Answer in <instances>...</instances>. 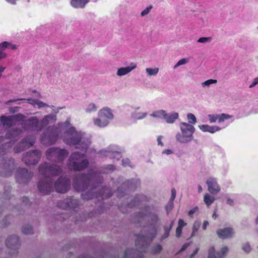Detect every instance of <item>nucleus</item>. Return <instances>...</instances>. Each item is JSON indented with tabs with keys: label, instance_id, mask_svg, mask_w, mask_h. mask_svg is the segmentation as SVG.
Listing matches in <instances>:
<instances>
[{
	"label": "nucleus",
	"instance_id": "603ef678",
	"mask_svg": "<svg viewBox=\"0 0 258 258\" xmlns=\"http://www.w3.org/2000/svg\"><path fill=\"white\" fill-rule=\"evenodd\" d=\"M162 154H166L167 155H169L173 154V151L171 149H165L162 151Z\"/></svg>",
	"mask_w": 258,
	"mask_h": 258
},
{
	"label": "nucleus",
	"instance_id": "6e6d98bb",
	"mask_svg": "<svg viewBox=\"0 0 258 258\" xmlns=\"http://www.w3.org/2000/svg\"><path fill=\"white\" fill-rule=\"evenodd\" d=\"M22 205L27 206L29 203V200L27 197H23L22 199Z\"/></svg>",
	"mask_w": 258,
	"mask_h": 258
},
{
	"label": "nucleus",
	"instance_id": "3c124183",
	"mask_svg": "<svg viewBox=\"0 0 258 258\" xmlns=\"http://www.w3.org/2000/svg\"><path fill=\"white\" fill-rule=\"evenodd\" d=\"M163 138V137L162 136H158L157 137V143H158V146H160L161 147H163L164 146V144L162 142V139Z\"/></svg>",
	"mask_w": 258,
	"mask_h": 258
},
{
	"label": "nucleus",
	"instance_id": "e2e57ef3",
	"mask_svg": "<svg viewBox=\"0 0 258 258\" xmlns=\"http://www.w3.org/2000/svg\"><path fill=\"white\" fill-rule=\"evenodd\" d=\"M189 245V243H185L184 245H183V246H182L180 251H184V250H185L187 247Z\"/></svg>",
	"mask_w": 258,
	"mask_h": 258
},
{
	"label": "nucleus",
	"instance_id": "6ab92c4d",
	"mask_svg": "<svg viewBox=\"0 0 258 258\" xmlns=\"http://www.w3.org/2000/svg\"><path fill=\"white\" fill-rule=\"evenodd\" d=\"M216 233L218 237L221 239H226L232 237L235 234V231L232 227H226L219 229Z\"/></svg>",
	"mask_w": 258,
	"mask_h": 258
},
{
	"label": "nucleus",
	"instance_id": "9b49d317",
	"mask_svg": "<svg viewBox=\"0 0 258 258\" xmlns=\"http://www.w3.org/2000/svg\"><path fill=\"white\" fill-rule=\"evenodd\" d=\"M20 126L24 130H30L33 131H39L41 130L40 122L38 118L35 117H31L28 119H25V116L23 121H20Z\"/></svg>",
	"mask_w": 258,
	"mask_h": 258
},
{
	"label": "nucleus",
	"instance_id": "13d9d810",
	"mask_svg": "<svg viewBox=\"0 0 258 258\" xmlns=\"http://www.w3.org/2000/svg\"><path fill=\"white\" fill-rule=\"evenodd\" d=\"M7 3L11 5H16L17 2L20 0H5Z\"/></svg>",
	"mask_w": 258,
	"mask_h": 258
},
{
	"label": "nucleus",
	"instance_id": "f257e3e1",
	"mask_svg": "<svg viewBox=\"0 0 258 258\" xmlns=\"http://www.w3.org/2000/svg\"><path fill=\"white\" fill-rule=\"evenodd\" d=\"M58 125L59 128L49 127L48 135L43 134L41 136V142L45 145L54 144L59 135L60 128L63 129L69 127L61 137L63 142L68 145L74 146L76 149H81L83 153H80L78 151L73 153L69 158L68 167L75 171H81L87 168L89 161L86 158L85 153L90 144V138L85 133L77 131L74 127H70L69 119L64 122L59 123Z\"/></svg>",
	"mask_w": 258,
	"mask_h": 258
},
{
	"label": "nucleus",
	"instance_id": "bf43d9fd",
	"mask_svg": "<svg viewBox=\"0 0 258 258\" xmlns=\"http://www.w3.org/2000/svg\"><path fill=\"white\" fill-rule=\"evenodd\" d=\"M176 197V191L174 189H172L171 190V196L170 201L173 202Z\"/></svg>",
	"mask_w": 258,
	"mask_h": 258
},
{
	"label": "nucleus",
	"instance_id": "72a5a7b5",
	"mask_svg": "<svg viewBox=\"0 0 258 258\" xmlns=\"http://www.w3.org/2000/svg\"><path fill=\"white\" fill-rule=\"evenodd\" d=\"M0 44L5 50H6V49L15 50L18 48L17 45L13 44L7 41L3 42L1 43Z\"/></svg>",
	"mask_w": 258,
	"mask_h": 258
},
{
	"label": "nucleus",
	"instance_id": "de8ad7c7",
	"mask_svg": "<svg viewBox=\"0 0 258 258\" xmlns=\"http://www.w3.org/2000/svg\"><path fill=\"white\" fill-rule=\"evenodd\" d=\"M173 208V202L169 201L166 206V210L167 214Z\"/></svg>",
	"mask_w": 258,
	"mask_h": 258
},
{
	"label": "nucleus",
	"instance_id": "1a4fd4ad",
	"mask_svg": "<svg viewBox=\"0 0 258 258\" xmlns=\"http://www.w3.org/2000/svg\"><path fill=\"white\" fill-rule=\"evenodd\" d=\"M14 169V160L12 158H3L0 161V175L3 176H10Z\"/></svg>",
	"mask_w": 258,
	"mask_h": 258
},
{
	"label": "nucleus",
	"instance_id": "ea45409f",
	"mask_svg": "<svg viewBox=\"0 0 258 258\" xmlns=\"http://www.w3.org/2000/svg\"><path fill=\"white\" fill-rule=\"evenodd\" d=\"M10 187H5V198H6V200H7V199H8V201H6L5 203V205H7L8 204H9V203H11V204L12 203V202H13V200L12 199V198L11 197H9V189Z\"/></svg>",
	"mask_w": 258,
	"mask_h": 258
},
{
	"label": "nucleus",
	"instance_id": "a18cd8bd",
	"mask_svg": "<svg viewBox=\"0 0 258 258\" xmlns=\"http://www.w3.org/2000/svg\"><path fill=\"white\" fill-rule=\"evenodd\" d=\"M211 40V37H201L197 40L198 42L202 43H206L208 42H210Z\"/></svg>",
	"mask_w": 258,
	"mask_h": 258
},
{
	"label": "nucleus",
	"instance_id": "c9c22d12",
	"mask_svg": "<svg viewBox=\"0 0 258 258\" xmlns=\"http://www.w3.org/2000/svg\"><path fill=\"white\" fill-rule=\"evenodd\" d=\"M97 107L93 103L89 104L85 108V111L88 113L95 112L97 111Z\"/></svg>",
	"mask_w": 258,
	"mask_h": 258
},
{
	"label": "nucleus",
	"instance_id": "cd10ccee",
	"mask_svg": "<svg viewBox=\"0 0 258 258\" xmlns=\"http://www.w3.org/2000/svg\"><path fill=\"white\" fill-rule=\"evenodd\" d=\"M140 182L139 179H134L130 180H128L123 183L124 186H127L128 190H132L135 189L140 185Z\"/></svg>",
	"mask_w": 258,
	"mask_h": 258
},
{
	"label": "nucleus",
	"instance_id": "a878e982",
	"mask_svg": "<svg viewBox=\"0 0 258 258\" xmlns=\"http://www.w3.org/2000/svg\"><path fill=\"white\" fill-rule=\"evenodd\" d=\"M89 2V0H71V6L75 9H83Z\"/></svg>",
	"mask_w": 258,
	"mask_h": 258
},
{
	"label": "nucleus",
	"instance_id": "ddd939ff",
	"mask_svg": "<svg viewBox=\"0 0 258 258\" xmlns=\"http://www.w3.org/2000/svg\"><path fill=\"white\" fill-rule=\"evenodd\" d=\"M54 187L58 192H66L70 189V181L68 178L61 176L55 182Z\"/></svg>",
	"mask_w": 258,
	"mask_h": 258
},
{
	"label": "nucleus",
	"instance_id": "69168bd1",
	"mask_svg": "<svg viewBox=\"0 0 258 258\" xmlns=\"http://www.w3.org/2000/svg\"><path fill=\"white\" fill-rule=\"evenodd\" d=\"M209 225V222L207 221H205L203 225V229L204 230L206 229L207 226Z\"/></svg>",
	"mask_w": 258,
	"mask_h": 258
},
{
	"label": "nucleus",
	"instance_id": "473e14b6",
	"mask_svg": "<svg viewBox=\"0 0 258 258\" xmlns=\"http://www.w3.org/2000/svg\"><path fill=\"white\" fill-rule=\"evenodd\" d=\"M159 71V69L158 68H147L145 70L147 76L149 77L156 76L158 73Z\"/></svg>",
	"mask_w": 258,
	"mask_h": 258
},
{
	"label": "nucleus",
	"instance_id": "0eeeda50",
	"mask_svg": "<svg viewBox=\"0 0 258 258\" xmlns=\"http://www.w3.org/2000/svg\"><path fill=\"white\" fill-rule=\"evenodd\" d=\"M180 132L175 135L176 141L180 144H187L192 141L196 128L194 125L187 122H181L179 124Z\"/></svg>",
	"mask_w": 258,
	"mask_h": 258
},
{
	"label": "nucleus",
	"instance_id": "7c9ffc66",
	"mask_svg": "<svg viewBox=\"0 0 258 258\" xmlns=\"http://www.w3.org/2000/svg\"><path fill=\"white\" fill-rule=\"evenodd\" d=\"M27 101L30 104L33 105L35 107L37 106L39 108L44 107L45 106H48L46 104L37 99H33L31 98H29L27 99Z\"/></svg>",
	"mask_w": 258,
	"mask_h": 258
},
{
	"label": "nucleus",
	"instance_id": "680f3d73",
	"mask_svg": "<svg viewBox=\"0 0 258 258\" xmlns=\"http://www.w3.org/2000/svg\"><path fill=\"white\" fill-rule=\"evenodd\" d=\"M122 190V187H118L117 190V196L119 198H121L124 197V195H123L122 193H121V191Z\"/></svg>",
	"mask_w": 258,
	"mask_h": 258
},
{
	"label": "nucleus",
	"instance_id": "f03ea898",
	"mask_svg": "<svg viewBox=\"0 0 258 258\" xmlns=\"http://www.w3.org/2000/svg\"><path fill=\"white\" fill-rule=\"evenodd\" d=\"M137 218L139 222L147 219L148 223L146 226H144V229L137 235L135 243L138 249H127L123 258H143V253L148 251L149 243L157 235L156 225L160 221L158 209L146 207L144 212L139 214Z\"/></svg>",
	"mask_w": 258,
	"mask_h": 258
},
{
	"label": "nucleus",
	"instance_id": "f704fd0d",
	"mask_svg": "<svg viewBox=\"0 0 258 258\" xmlns=\"http://www.w3.org/2000/svg\"><path fill=\"white\" fill-rule=\"evenodd\" d=\"M215 201L214 197L211 196L209 194H206L204 197V201L206 205L209 207Z\"/></svg>",
	"mask_w": 258,
	"mask_h": 258
},
{
	"label": "nucleus",
	"instance_id": "5701e85b",
	"mask_svg": "<svg viewBox=\"0 0 258 258\" xmlns=\"http://www.w3.org/2000/svg\"><path fill=\"white\" fill-rule=\"evenodd\" d=\"M200 130L203 132H208L211 134H214L219 131L221 128L217 125H210L208 124H202L198 125Z\"/></svg>",
	"mask_w": 258,
	"mask_h": 258
},
{
	"label": "nucleus",
	"instance_id": "c756f323",
	"mask_svg": "<svg viewBox=\"0 0 258 258\" xmlns=\"http://www.w3.org/2000/svg\"><path fill=\"white\" fill-rule=\"evenodd\" d=\"M173 225H174V220L172 221L169 225H165L164 226L163 228H164V233L161 236V237L160 238L161 240H163L169 236L170 231L171 230L172 228L173 227Z\"/></svg>",
	"mask_w": 258,
	"mask_h": 258
},
{
	"label": "nucleus",
	"instance_id": "0e129e2a",
	"mask_svg": "<svg viewBox=\"0 0 258 258\" xmlns=\"http://www.w3.org/2000/svg\"><path fill=\"white\" fill-rule=\"evenodd\" d=\"M199 250V248H197L195 249V250L194 251V252L191 254H190V255L189 258H193L195 256V255L197 254V253L198 252Z\"/></svg>",
	"mask_w": 258,
	"mask_h": 258
},
{
	"label": "nucleus",
	"instance_id": "423d86ee",
	"mask_svg": "<svg viewBox=\"0 0 258 258\" xmlns=\"http://www.w3.org/2000/svg\"><path fill=\"white\" fill-rule=\"evenodd\" d=\"M113 111L109 107H105L100 109L98 116L92 119L93 125L99 128H105L114 119Z\"/></svg>",
	"mask_w": 258,
	"mask_h": 258
},
{
	"label": "nucleus",
	"instance_id": "6e6552de",
	"mask_svg": "<svg viewBox=\"0 0 258 258\" xmlns=\"http://www.w3.org/2000/svg\"><path fill=\"white\" fill-rule=\"evenodd\" d=\"M68 151L64 149L51 147L46 151V157L48 160L55 163H62L68 156Z\"/></svg>",
	"mask_w": 258,
	"mask_h": 258
},
{
	"label": "nucleus",
	"instance_id": "f8f14e48",
	"mask_svg": "<svg viewBox=\"0 0 258 258\" xmlns=\"http://www.w3.org/2000/svg\"><path fill=\"white\" fill-rule=\"evenodd\" d=\"M41 156V153L39 150H32L24 155L23 161L27 165H35L38 162Z\"/></svg>",
	"mask_w": 258,
	"mask_h": 258
},
{
	"label": "nucleus",
	"instance_id": "09e8293b",
	"mask_svg": "<svg viewBox=\"0 0 258 258\" xmlns=\"http://www.w3.org/2000/svg\"><path fill=\"white\" fill-rule=\"evenodd\" d=\"M200 225V223L199 222H195L192 227V233L191 235L194 236L195 233L198 231Z\"/></svg>",
	"mask_w": 258,
	"mask_h": 258
},
{
	"label": "nucleus",
	"instance_id": "4c0bfd02",
	"mask_svg": "<svg viewBox=\"0 0 258 258\" xmlns=\"http://www.w3.org/2000/svg\"><path fill=\"white\" fill-rule=\"evenodd\" d=\"M234 195H227L226 196V204L230 206H234L235 205L234 201Z\"/></svg>",
	"mask_w": 258,
	"mask_h": 258
},
{
	"label": "nucleus",
	"instance_id": "dca6fc26",
	"mask_svg": "<svg viewBox=\"0 0 258 258\" xmlns=\"http://www.w3.org/2000/svg\"><path fill=\"white\" fill-rule=\"evenodd\" d=\"M6 244L10 250H13V252H10L11 254L17 253L19 246V239L16 235L10 236L7 239Z\"/></svg>",
	"mask_w": 258,
	"mask_h": 258
},
{
	"label": "nucleus",
	"instance_id": "412c9836",
	"mask_svg": "<svg viewBox=\"0 0 258 258\" xmlns=\"http://www.w3.org/2000/svg\"><path fill=\"white\" fill-rule=\"evenodd\" d=\"M228 248L225 246L221 248L220 251L216 252L214 247H211L209 250V258H224L225 254L227 253Z\"/></svg>",
	"mask_w": 258,
	"mask_h": 258
},
{
	"label": "nucleus",
	"instance_id": "774afa93",
	"mask_svg": "<svg viewBox=\"0 0 258 258\" xmlns=\"http://www.w3.org/2000/svg\"><path fill=\"white\" fill-rule=\"evenodd\" d=\"M203 190L202 187L201 185H198V192L201 193Z\"/></svg>",
	"mask_w": 258,
	"mask_h": 258
},
{
	"label": "nucleus",
	"instance_id": "2eb2a0df",
	"mask_svg": "<svg viewBox=\"0 0 258 258\" xmlns=\"http://www.w3.org/2000/svg\"><path fill=\"white\" fill-rule=\"evenodd\" d=\"M32 176V174L29 172L25 168L18 169L16 174L17 181L20 184L27 183Z\"/></svg>",
	"mask_w": 258,
	"mask_h": 258
},
{
	"label": "nucleus",
	"instance_id": "4be33fe9",
	"mask_svg": "<svg viewBox=\"0 0 258 258\" xmlns=\"http://www.w3.org/2000/svg\"><path fill=\"white\" fill-rule=\"evenodd\" d=\"M137 65L136 63L131 62L129 66L125 67L119 68L116 72V75L118 77H122L126 75L131 72L133 70L136 69Z\"/></svg>",
	"mask_w": 258,
	"mask_h": 258
},
{
	"label": "nucleus",
	"instance_id": "a211bd4d",
	"mask_svg": "<svg viewBox=\"0 0 258 258\" xmlns=\"http://www.w3.org/2000/svg\"><path fill=\"white\" fill-rule=\"evenodd\" d=\"M209 191L213 195L217 194L221 190L220 186L217 182V180L214 177H210L207 180Z\"/></svg>",
	"mask_w": 258,
	"mask_h": 258
},
{
	"label": "nucleus",
	"instance_id": "bb28decb",
	"mask_svg": "<svg viewBox=\"0 0 258 258\" xmlns=\"http://www.w3.org/2000/svg\"><path fill=\"white\" fill-rule=\"evenodd\" d=\"M179 114L177 112H173L171 113H167L166 112L164 120L167 123L172 124L175 122L176 120L178 118Z\"/></svg>",
	"mask_w": 258,
	"mask_h": 258
},
{
	"label": "nucleus",
	"instance_id": "5fc2aeb1",
	"mask_svg": "<svg viewBox=\"0 0 258 258\" xmlns=\"http://www.w3.org/2000/svg\"><path fill=\"white\" fill-rule=\"evenodd\" d=\"M198 211L197 207H195L188 212V216H192V215Z\"/></svg>",
	"mask_w": 258,
	"mask_h": 258
},
{
	"label": "nucleus",
	"instance_id": "393cba45",
	"mask_svg": "<svg viewBox=\"0 0 258 258\" xmlns=\"http://www.w3.org/2000/svg\"><path fill=\"white\" fill-rule=\"evenodd\" d=\"M146 197L142 195L137 196L134 198L133 201H132L130 203H128L125 205L126 208H133V207L137 206L139 204L146 199Z\"/></svg>",
	"mask_w": 258,
	"mask_h": 258
},
{
	"label": "nucleus",
	"instance_id": "aec40b11",
	"mask_svg": "<svg viewBox=\"0 0 258 258\" xmlns=\"http://www.w3.org/2000/svg\"><path fill=\"white\" fill-rule=\"evenodd\" d=\"M208 117L211 123H215L217 120L218 122L220 123L223 122L225 120L232 118L233 116L225 113H222L220 114H209Z\"/></svg>",
	"mask_w": 258,
	"mask_h": 258
},
{
	"label": "nucleus",
	"instance_id": "2f4dec72",
	"mask_svg": "<svg viewBox=\"0 0 258 258\" xmlns=\"http://www.w3.org/2000/svg\"><path fill=\"white\" fill-rule=\"evenodd\" d=\"M147 115V112L134 111L132 113L131 116L133 119L141 120L145 118Z\"/></svg>",
	"mask_w": 258,
	"mask_h": 258
},
{
	"label": "nucleus",
	"instance_id": "4d7b16f0",
	"mask_svg": "<svg viewBox=\"0 0 258 258\" xmlns=\"http://www.w3.org/2000/svg\"><path fill=\"white\" fill-rule=\"evenodd\" d=\"M186 225V223H185L182 219H180L179 220L178 223V227L183 228Z\"/></svg>",
	"mask_w": 258,
	"mask_h": 258
},
{
	"label": "nucleus",
	"instance_id": "f3484780",
	"mask_svg": "<svg viewBox=\"0 0 258 258\" xmlns=\"http://www.w3.org/2000/svg\"><path fill=\"white\" fill-rule=\"evenodd\" d=\"M79 204L78 200L74 199L73 197L61 201L57 204L58 207L64 209H73L77 208Z\"/></svg>",
	"mask_w": 258,
	"mask_h": 258
},
{
	"label": "nucleus",
	"instance_id": "4468645a",
	"mask_svg": "<svg viewBox=\"0 0 258 258\" xmlns=\"http://www.w3.org/2000/svg\"><path fill=\"white\" fill-rule=\"evenodd\" d=\"M36 138L33 136L25 138L14 149L15 153H19L32 146L35 142Z\"/></svg>",
	"mask_w": 258,
	"mask_h": 258
},
{
	"label": "nucleus",
	"instance_id": "58836bf2",
	"mask_svg": "<svg viewBox=\"0 0 258 258\" xmlns=\"http://www.w3.org/2000/svg\"><path fill=\"white\" fill-rule=\"evenodd\" d=\"M189 61V59L188 58H183L177 61V62L174 66L173 69H176L179 66L181 65L185 64L188 63Z\"/></svg>",
	"mask_w": 258,
	"mask_h": 258
},
{
	"label": "nucleus",
	"instance_id": "a19ab883",
	"mask_svg": "<svg viewBox=\"0 0 258 258\" xmlns=\"http://www.w3.org/2000/svg\"><path fill=\"white\" fill-rule=\"evenodd\" d=\"M162 247L160 244H157L151 248V253L152 254H157L161 252Z\"/></svg>",
	"mask_w": 258,
	"mask_h": 258
},
{
	"label": "nucleus",
	"instance_id": "9d476101",
	"mask_svg": "<svg viewBox=\"0 0 258 258\" xmlns=\"http://www.w3.org/2000/svg\"><path fill=\"white\" fill-rule=\"evenodd\" d=\"M121 150L116 145H110L107 149L99 152L101 157H109L110 158L119 160L121 158Z\"/></svg>",
	"mask_w": 258,
	"mask_h": 258
},
{
	"label": "nucleus",
	"instance_id": "c85d7f7f",
	"mask_svg": "<svg viewBox=\"0 0 258 258\" xmlns=\"http://www.w3.org/2000/svg\"><path fill=\"white\" fill-rule=\"evenodd\" d=\"M166 112L165 110L163 109L157 110L150 114V116L154 118L164 119L166 115Z\"/></svg>",
	"mask_w": 258,
	"mask_h": 258
},
{
	"label": "nucleus",
	"instance_id": "e433bc0d",
	"mask_svg": "<svg viewBox=\"0 0 258 258\" xmlns=\"http://www.w3.org/2000/svg\"><path fill=\"white\" fill-rule=\"evenodd\" d=\"M187 119L188 120L187 123H189V124H191L192 125L194 124H195L197 122V118L195 115L191 113H189L187 114Z\"/></svg>",
	"mask_w": 258,
	"mask_h": 258
},
{
	"label": "nucleus",
	"instance_id": "052dcab7",
	"mask_svg": "<svg viewBox=\"0 0 258 258\" xmlns=\"http://www.w3.org/2000/svg\"><path fill=\"white\" fill-rule=\"evenodd\" d=\"M258 84V77L255 78L252 83L250 85L249 88H251L254 87L255 85H256Z\"/></svg>",
	"mask_w": 258,
	"mask_h": 258
},
{
	"label": "nucleus",
	"instance_id": "338daca9",
	"mask_svg": "<svg viewBox=\"0 0 258 258\" xmlns=\"http://www.w3.org/2000/svg\"><path fill=\"white\" fill-rule=\"evenodd\" d=\"M25 100V99H11V100H9L8 102H7V103H11V102H16L17 101H20V100Z\"/></svg>",
	"mask_w": 258,
	"mask_h": 258
},
{
	"label": "nucleus",
	"instance_id": "20e7f679",
	"mask_svg": "<svg viewBox=\"0 0 258 258\" xmlns=\"http://www.w3.org/2000/svg\"><path fill=\"white\" fill-rule=\"evenodd\" d=\"M24 115L18 114L9 116H2L0 120L3 127L11 128L7 133L6 137H0V156L7 154L22 133L23 130L19 128H14L13 125L20 126V121H23Z\"/></svg>",
	"mask_w": 258,
	"mask_h": 258
},
{
	"label": "nucleus",
	"instance_id": "864d4df0",
	"mask_svg": "<svg viewBox=\"0 0 258 258\" xmlns=\"http://www.w3.org/2000/svg\"><path fill=\"white\" fill-rule=\"evenodd\" d=\"M182 228L179 227L177 226L176 229V236L177 237H179L180 236L181 233H182Z\"/></svg>",
	"mask_w": 258,
	"mask_h": 258
},
{
	"label": "nucleus",
	"instance_id": "c03bdc74",
	"mask_svg": "<svg viewBox=\"0 0 258 258\" xmlns=\"http://www.w3.org/2000/svg\"><path fill=\"white\" fill-rule=\"evenodd\" d=\"M242 248L243 251H244L246 253H249L250 252L251 249L249 244L247 242L243 243L242 244Z\"/></svg>",
	"mask_w": 258,
	"mask_h": 258
},
{
	"label": "nucleus",
	"instance_id": "b1692460",
	"mask_svg": "<svg viewBox=\"0 0 258 258\" xmlns=\"http://www.w3.org/2000/svg\"><path fill=\"white\" fill-rule=\"evenodd\" d=\"M56 120V116L53 114H48L44 116V117L40 121L41 129L45 127L47 125L53 123Z\"/></svg>",
	"mask_w": 258,
	"mask_h": 258
},
{
	"label": "nucleus",
	"instance_id": "7ed1b4c3",
	"mask_svg": "<svg viewBox=\"0 0 258 258\" xmlns=\"http://www.w3.org/2000/svg\"><path fill=\"white\" fill-rule=\"evenodd\" d=\"M115 169L113 165L109 164L102 167L101 169H91L87 175L76 176L73 180V186L76 190L83 191L81 196L84 200H88L99 197L102 199L108 198L112 195L110 188H102L98 193H96V191L99 185L103 181L101 174L109 173Z\"/></svg>",
	"mask_w": 258,
	"mask_h": 258
},
{
	"label": "nucleus",
	"instance_id": "8fccbe9b",
	"mask_svg": "<svg viewBox=\"0 0 258 258\" xmlns=\"http://www.w3.org/2000/svg\"><path fill=\"white\" fill-rule=\"evenodd\" d=\"M122 164L123 166L126 167V166H131V162L130 160L127 159H123L122 160Z\"/></svg>",
	"mask_w": 258,
	"mask_h": 258
},
{
	"label": "nucleus",
	"instance_id": "37998d69",
	"mask_svg": "<svg viewBox=\"0 0 258 258\" xmlns=\"http://www.w3.org/2000/svg\"><path fill=\"white\" fill-rule=\"evenodd\" d=\"M22 232L25 234H30L32 233V227L29 225H26L23 227Z\"/></svg>",
	"mask_w": 258,
	"mask_h": 258
},
{
	"label": "nucleus",
	"instance_id": "39448f33",
	"mask_svg": "<svg viewBox=\"0 0 258 258\" xmlns=\"http://www.w3.org/2000/svg\"><path fill=\"white\" fill-rule=\"evenodd\" d=\"M62 170V167L59 165H51L48 162L40 164L39 172L42 177L38 183L40 192L43 195L49 194L53 189V184L51 177L60 175Z\"/></svg>",
	"mask_w": 258,
	"mask_h": 258
},
{
	"label": "nucleus",
	"instance_id": "49530a36",
	"mask_svg": "<svg viewBox=\"0 0 258 258\" xmlns=\"http://www.w3.org/2000/svg\"><path fill=\"white\" fill-rule=\"evenodd\" d=\"M153 7L152 6H149V7H147L145 10H144L141 13V15L142 17H144L146 15H147L150 11L152 9Z\"/></svg>",
	"mask_w": 258,
	"mask_h": 258
},
{
	"label": "nucleus",
	"instance_id": "79ce46f5",
	"mask_svg": "<svg viewBox=\"0 0 258 258\" xmlns=\"http://www.w3.org/2000/svg\"><path fill=\"white\" fill-rule=\"evenodd\" d=\"M217 82V81L216 80L209 79L206 81L204 82H203L201 84V85L203 87H209L211 85L216 84Z\"/></svg>",
	"mask_w": 258,
	"mask_h": 258
}]
</instances>
